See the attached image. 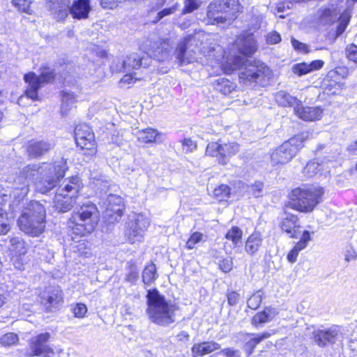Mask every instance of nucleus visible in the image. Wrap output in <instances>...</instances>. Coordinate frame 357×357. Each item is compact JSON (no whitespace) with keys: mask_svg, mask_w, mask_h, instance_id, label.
<instances>
[{"mask_svg":"<svg viewBox=\"0 0 357 357\" xmlns=\"http://www.w3.org/2000/svg\"><path fill=\"white\" fill-rule=\"evenodd\" d=\"M67 168L66 162L63 159L54 163L27 165L15 180L12 196L19 200L26 197L29 190V182L33 180H35L36 192L42 194L50 192L63 178Z\"/></svg>","mask_w":357,"mask_h":357,"instance_id":"f257e3e1","label":"nucleus"},{"mask_svg":"<svg viewBox=\"0 0 357 357\" xmlns=\"http://www.w3.org/2000/svg\"><path fill=\"white\" fill-rule=\"evenodd\" d=\"M174 45V40L172 37L165 39L149 40L147 44V54L149 55H140L135 52L128 54L123 61L122 66L124 72H130L140 67L149 66L151 57L159 61L168 59Z\"/></svg>","mask_w":357,"mask_h":357,"instance_id":"f03ea898","label":"nucleus"},{"mask_svg":"<svg viewBox=\"0 0 357 357\" xmlns=\"http://www.w3.org/2000/svg\"><path fill=\"white\" fill-rule=\"evenodd\" d=\"M146 314L149 320L160 326H168L176 321L177 307L167 301L156 289H149L146 295Z\"/></svg>","mask_w":357,"mask_h":357,"instance_id":"7ed1b4c3","label":"nucleus"},{"mask_svg":"<svg viewBox=\"0 0 357 357\" xmlns=\"http://www.w3.org/2000/svg\"><path fill=\"white\" fill-rule=\"evenodd\" d=\"M98 222V212L95 204L90 202L83 204L77 211H74L68 221L72 234L85 236L91 234Z\"/></svg>","mask_w":357,"mask_h":357,"instance_id":"20e7f679","label":"nucleus"},{"mask_svg":"<svg viewBox=\"0 0 357 357\" xmlns=\"http://www.w3.org/2000/svg\"><path fill=\"white\" fill-rule=\"evenodd\" d=\"M45 207L38 202L32 201L19 218L18 225L20 229L26 234L38 236L45 230Z\"/></svg>","mask_w":357,"mask_h":357,"instance_id":"39448f33","label":"nucleus"},{"mask_svg":"<svg viewBox=\"0 0 357 357\" xmlns=\"http://www.w3.org/2000/svg\"><path fill=\"white\" fill-rule=\"evenodd\" d=\"M82 188V181L77 176L65 179L54 195V208L61 213L70 211L76 204Z\"/></svg>","mask_w":357,"mask_h":357,"instance_id":"423d86ee","label":"nucleus"},{"mask_svg":"<svg viewBox=\"0 0 357 357\" xmlns=\"http://www.w3.org/2000/svg\"><path fill=\"white\" fill-rule=\"evenodd\" d=\"M320 187H301L291 192L290 207L301 212H310L320 202L324 195Z\"/></svg>","mask_w":357,"mask_h":357,"instance_id":"0eeeda50","label":"nucleus"},{"mask_svg":"<svg viewBox=\"0 0 357 357\" xmlns=\"http://www.w3.org/2000/svg\"><path fill=\"white\" fill-rule=\"evenodd\" d=\"M239 10L238 0H217L208 6L207 20L211 24L231 21Z\"/></svg>","mask_w":357,"mask_h":357,"instance_id":"6e6552de","label":"nucleus"},{"mask_svg":"<svg viewBox=\"0 0 357 357\" xmlns=\"http://www.w3.org/2000/svg\"><path fill=\"white\" fill-rule=\"evenodd\" d=\"M307 136L304 134L297 135L284 142L271 153V162L274 164H286L294 158L303 146Z\"/></svg>","mask_w":357,"mask_h":357,"instance_id":"1a4fd4ad","label":"nucleus"},{"mask_svg":"<svg viewBox=\"0 0 357 357\" xmlns=\"http://www.w3.org/2000/svg\"><path fill=\"white\" fill-rule=\"evenodd\" d=\"M149 224V218L141 213L130 215L125 229L128 241L131 243L142 241Z\"/></svg>","mask_w":357,"mask_h":357,"instance_id":"9d476101","label":"nucleus"},{"mask_svg":"<svg viewBox=\"0 0 357 357\" xmlns=\"http://www.w3.org/2000/svg\"><path fill=\"white\" fill-rule=\"evenodd\" d=\"M239 151V145L234 142H210L206 149L207 155L216 158L219 163L226 165L229 158Z\"/></svg>","mask_w":357,"mask_h":357,"instance_id":"9b49d317","label":"nucleus"},{"mask_svg":"<svg viewBox=\"0 0 357 357\" xmlns=\"http://www.w3.org/2000/svg\"><path fill=\"white\" fill-rule=\"evenodd\" d=\"M54 73L52 69L48 67H43L39 76L35 73L31 72L24 75V80L28 84L26 95L33 100L38 98L37 91L45 83L53 79Z\"/></svg>","mask_w":357,"mask_h":357,"instance_id":"f8f14e48","label":"nucleus"},{"mask_svg":"<svg viewBox=\"0 0 357 357\" xmlns=\"http://www.w3.org/2000/svg\"><path fill=\"white\" fill-rule=\"evenodd\" d=\"M75 138L77 145L85 151L84 154L89 155L96 154L97 146L94 134L87 125L81 124L75 128Z\"/></svg>","mask_w":357,"mask_h":357,"instance_id":"ddd939ff","label":"nucleus"},{"mask_svg":"<svg viewBox=\"0 0 357 357\" xmlns=\"http://www.w3.org/2000/svg\"><path fill=\"white\" fill-rule=\"evenodd\" d=\"M105 208V218L107 221L113 223L120 220L124 210L123 201L121 197L110 194L103 203Z\"/></svg>","mask_w":357,"mask_h":357,"instance_id":"4468645a","label":"nucleus"},{"mask_svg":"<svg viewBox=\"0 0 357 357\" xmlns=\"http://www.w3.org/2000/svg\"><path fill=\"white\" fill-rule=\"evenodd\" d=\"M50 337L49 333H40L33 337L29 342V356L52 357L54 354L53 349L47 346L46 343Z\"/></svg>","mask_w":357,"mask_h":357,"instance_id":"2eb2a0df","label":"nucleus"},{"mask_svg":"<svg viewBox=\"0 0 357 357\" xmlns=\"http://www.w3.org/2000/svg\"><path fill=\"white\" fill-rule=\"evenodd\" d=\"M42 303L47 309L55 307L63 303L62 291L59 287H49L42 294Z\"/></svg>","mask_w":357,"mask_h":357,"instance_id":"dca6fc26","label":"nucleus"},{"mask_svg":"<svg viewBox=\"0 0 357 357\" xmlns=\"http://www.w3.org/2000/svg\"><path fill=\"white\" fill-rule=\"evenodd\" d=\"M235 45L239 53L247 56L252 55L257 49V43L252 33L240 35L236 40Z\"/></svg>","mask_w":357,"mask_h":357,"instance_id":"f3484780","label":"nucleus"},{"mask_svg":"<svg viewBox=\"0 0 357 357\" xmlns=\"http://www.w3.org/2000/svg\"><path fill=\"white\" fill-rule=\"evenodd\" d=\"M294 112L303 121H313L321 118L323 110L320 107H303L300 100L294 107Z\"/></svg>","mask_w":357,"mask_h":357,"instance_id":"a211bd4d","label":"nucleus"},{"mask_svg":"<svg viewBox=\"0 0 357 357\" xmlns=\"http://www.w3.org/2000/svg\"><path fill=\"white\" fill-rule=\"evenodd\" d=\"M91 10L90 0H76L71 6H68V13L74 18L81 20L88 18Z\"/></svg>","mask_w":357,"mask_h":357,"instance_id":"6ab92c4d","label":"nucleus"},{"mask_svg":"<svg viewBox=\"0 0 357 357\" xmlns=\"http://www.w3.org/2000/svg\"><path fill=\"white\" fill-rule=\"evenodd\" d=\"M70 3V0H47V6L54 17L57 20H63L68 16Z\"/></svg>","mask_w":357,"mask_h":357,"instance_id":"aec40b11","label":"nucleus"},{"mask_svg":"<svg viewBox=\"0 0 357 357\" xmlns=\"http://www.w3.org/2000/svg\"><path fill=\"white\" fill-rule=\"evenodd\" d=\"M134 135L142 143H160L163 140L162 133L151 128L138 130Z\"/></svg>","mask_w":357,"mask_h":357,"instance_id":"412c9836","label":"nucleus"},{"mask_svg":"<svg viewBox=\"0 0 357 357\" xmlns=\"http://www.w3.org/2000/svg\"><path fill=\"white\" fill-rule=\"evenodd\" d=\"M263 238L259 231H254L245 243V251L250 256H255L262 246Z\"/></svg>","mask_w":357,"mask_h":357,"instance_id":"4be33fe9","label":"nucleus"},{"mask_svg":"<svg viewBox=\"0 0 357 357\" xmlns=\"http://www.w3.org/2000/svg\"><path fill=\"white\" fill-rule=\"evenodd\" d=\"M324 62L322 60H315L309 63L302 62L293 66L292 71L294 74L302 76L314 70H318L324 66Z\"/></svg>","mask_w":357,"mask_h":357,"instance_id":"5701e85b","label":"nucleus"},{"mask_svg":"<svg viewBox=\"0 0 357 357\" xmlns=\"http://www.w3.org/2000/svg\"><path fill=\"white\" fill-rule=\"evenodd\" d=\"M264 67L262 65L258 66L256 63L246 64L245 68L242 69L239 75V78L243 80H248L250 82L257 80L261 75L264 74L262 71Z\"/></svg>","mask_w":357,"mask_h":357,"instance_id":"b1692460","label":"nucleus"},{"mask_svg":"<svg viewBox=\"0 0 357 357\" xmlns=\"http://www.w3.org/2000/svg\"><path fill=\"white\" fill-rule=\"evenodd\" d=\"M282 230L289 235L291 238L296 237L299 226L298 225V218L292 214H286L280 223Z\"/></svg>","mask_w":357,"mask_h":357,"instance_id":"393cba45","label":"nucleus"},{"mask_svg":"<svg viewBox=\"0 0 357 357\" xmlns=\"http://www.w3.org/2000/svg\"><path fill=\"white\" fill-rule=\"evenodd\" d=\"M219 349H220V345L215 342H204L193 345L192 354L194 357L202 356Z\"/></svg>","mask_w":357,"mask_h":357,"instance_id":"a878e982","label":"nucleus"},{"mask_svg":"<svg viewBox=\"0 0 357 357\" xmlns=\"http://www.w3.org/2000/svg\"><path fill=\"white\" fill-rule=\"evenodd\" d=\"M278 314V311L276 308L267 307L264 309V310L257 313L252 317V324L257 326L259 324L271 321L276 317Z\"/></svg>","mask_w":357,"mask_h":357,"instance_id":"bb28decb","label":"nucleus"},{"mask_svg":"<svg viewBox=\"0 0 357 357\" xmlns=\"http://www.w3.org/2000/svg\"><path fill=\"white\" fill-rule=\"evenodd\" d=\"M204 54L208 59L211 60L212 63L214 60L215 63H221L222 65L226 58V52L220 45L216 44L209 47L206 52L204 50Z\"/></svg>","mask_w":357,"mask_h":357,"instance_id":"cd10ccee","label":"nucleus"},{"mask_svg":"<svg viewBox=\"0 0 357 357\" xmlns=\"http://www.w3.org/2000/svg\"><path fill=\"white\" fill-rule=\"evenodd\" d=\"M51 148V144L48 142L40 141L30 143L27 146V153L30 157L36 158L40 156Z\"/></svg>","mask_w":357,"mask_h":357,"instance_id":"c85d7f7f","label":"nucleus"},{"mask_svg":"<svg viewBox=\"0 0 357 357\" xmlns=\"http://www.w3.org/2000/svg\"><path fill=\"white\" fill-rule=\"evenodd\" d=\"M319 19L324 24L333 23L338 14L340 13V10L337 6L331 5L328 8H325L319 10Z\"/></svg>","mask_w":357,"mask_h":357,"instance_id":"c756f323","label":"nucleus"},{"mask_svg":"<svg viewBox=\"0 0 357 357\" xmlns=\"http://www.w3.org/2000/svg\"><path fill=\"white\" fill-rule=\"evenodd\" d=\"M227 61H224L222 64L225 72L227 74L241 69L245 65V59L241 56H234L231 59L226 57Z\"/></svg>","mask_w":357,"mask_h":357,"instance_id":"7c9ffc66","label":"nucleus"},{"mask_svg":"<svg viewBox=\"0 0 357 357\" xmlns=\"http://www.w3.org/2000/svg\"><path fill=\"white\" fill-rule=\"evenodd\" d=\"M236 85L226 78H218L214 82V88L222 94L227 96L235 90Z\"/></svg>","mask_w":357,"mask_h":357,"instance_id":"2f4dec72","label":"nucleus"},{"mask_svg":"<svg viewBox=\"0 0 357 357\" xmlns=\"http://www.w3.org/2000/svg\"><path fill=\"white\" fill-rule=\"evenodd\" d=\"M275 98L280 105L284 107L294 106L295 107V106L300 102V100L296 98L291 96L290 94L283 91L278 92L275 96Z\"/></svg>","mask_w":357,"mask_h":357,"instance_id":"473e14b6","label":"nucleus"},{"mask_svg":"<svg viewBox=\"0 0 357 357\" xmlns=\"http://www.w3.org/2000/svg\"><path fill=\"white\" fill-rule=\"evenodd\" d=\"M61 100V112L63 116H66L68 112L74 106L77 101V97L73 93L63 91Z\"/></svg>","mask_w":357,"mask_h":357,"instance_id":"72a5a7b5","label":"nucleus"},{"mask_svg":"<svg viewBox=\"0 0 357 357\" xmlns=\"http://www.w3.org/2000/svg\"><path fill=\"white\" fill-rule=\"evenodd\" d=\"M190 40V37L185 38L183 41L180 43L176 50V59L181 66L185 65L193 61V59L185 56L186 44Z\"/></svg>","mask_w":357,"mask_h":357,"instance_id":"f704fd0d","label":"nucleus"},{"mask_svg":"<svg viewBox=\"0 0 357 357\" xmlns=\"http://www.w3.org/2000/svg\"><path fill=\"white\" fill-rule=\"evenodd\" d=\"M324 165L325 164L324 162L319 163L314 160L310 161L305 167L303 172L307 176L312 177L320 171L323 170Z\"/></svg>","mask_w":357,"mask_h":357,"instance_id":"c9c22d12","label":"nucleus"},{"mask_svg":"<svg viewBox=\"0 0 357 357\" xmlns=\"http://www.w3.org/2000/svg\"><path fill=\"white\" fill-rule=\"evenodd\" d=\"M157 278L156 267L153 264L146 266L142 273V280L145 284H150Z\"/></svg>","mask_w":357,"mask_h":357,"instance_id":"e433bc0d","label":"nucleus"},{"mask_svg":"<svg viewBox=\"0 0 357 357\" xmlns=\"http://www.w3.org/2000/svg\"><path fill=\"white\" fill-rule=\"evenodd\" d=\"M231 193L229 187L227 185L222 184L214 189L213 195L219 202L227 200Z\"/></svg>","mask_w":357,"mask_h":357,"instance_id":"4c0bfd02","label":"nucleus"},{"mask_svg":"<svg viewBox=\"0 0 357 357\" xmlns=\"http://www.w3.org/2000/svg\"><path fill=\"white\" fill-rule=\"evenodd\" d=\"M243 236L242 230L238 227H232L225 235V238L231 241L234 245H237L241 240Z\"/></svg>","mask_w":357,"mask_h":357,"instance_id":"58836bf2","label":"nucleus"},{"mask_svg":"<svg viewBox=\"0 0 357 357\" xmlns=\"http://www.w3.org/2000/svg\"><path fill=\"white\" fill-rule=\"evenodd\" d=\"M12 3L18 10L27 14H31V0H12Z\"/></svg>","mask_w":357,"mask_h":357,"instance_id":"ea45409f","label":"nucleus"},{"mask_svg":"<svg viewBox=\"0 0 357 357\" xmlns=\"http://www.w3.org/2000/svg\"><path fill=\"white\" fill-rule=\"evenodd\" d=\"M201 4V0H185L184 8L183 9L182 13H190L194 10L198 9L200 7Z\"/></svg>","mask_w":357,"mask_h":357,"instance_id":"a19ab883","label":"nucleus"},{"mask_svg":"<svg viewBox=\"0 0 357 357\" xmlns=\"http://www.w3.org/2000/svg\"><path fill=\"white\" fill-rule=\"evenodd\" d=\"M71 307L74 316L77 318L84 317L88 311L86 305L82 303H77L75 305H72Z\"/></svg>","mask_w":357,"mask_h":357,"instance_id":"79ce46f5","label":"nucleus"},{"mask_svg":"<svg viewBox=\"0 0 357 357\" xmlns=\"http://www.w3.org/2000/svg\"><path fill=\"white\" fill-rule=\"evenodd\" d=\"M18 341V337L15 333H8L0 338V344L3 346H11Z\"/></svg>","mask_w":357,"mask_h":357,"instance_id":"37998d69","label":"nucleus"},{"mask_svg":"<svg viewBox=\"0 0 357 357\" xmlns=\"http://www.w3.org/2000/svg\"><path fill=\"white\" fill-rule=\"evenodd\" d=\"M202 238L203 234L202 233L197 231L194 232L186 242V248L188 250L193 249L195 245L202 240Z\"/></svg>","mask_w":357,"mask_h":357,"instance_id":"c03bdc74","label":"nucleus"},{"mask_svg":"<svg viewBox=\"0 0 357 357\" xmlns=\"http://www.w3.org/2000/svg\"><path fill=\"white\" fill-rule=\"evenodd\" d=\"M350 19H349V15L345 14H341L339 19V24L337 29V36H340L346 29L348 24L349 23Z\"/></svg>","mask_w":357,"mask_h":357,"instance_id":"a18cd8bd","label":"nucleus"},{"mask_svg":"<svg viewBox=\"0 0 357 357\" xmlns=\"http://www.w3.org/2000/svg\"><path fill=\"white\" fill-rule=\"evenodd\" d=\"M310 241L311 237L310 232L308 231H305L303 233L300 241L296 244L294 248H297V250L300 252L307 247L308 242Z\"/></svg>","mask_w":357,"mask_h":357,"instance_id":"49530a36","label":"nucleus"},{"mask_svg":"<svg viewBox=\"0 0 357 357\" xmlns=\"http://www.w3.org/2000/svg\"><path fill=\"white\" fill-rule=\"evenodd\" d=\"M314 340L319 346H325L328 343L326 331H318L315 332L314 333Z\"/></svg>","mask_w":357,"mask_h":357,"instance_id":"de8ad7c7","label":"nucleus"},{"mask_svg":"<svg viewBox=\"0 0 357 357\" xmlns=\"http://www.w3.org/2000/svg\"><path fill=\"white\" fill-rule=\"evenodd\" d=\"M345 54L349 60L357 63V45L354 44L347 45L345 49Z\"/></svg>","mask_w":357,"mask_h":357,"instance_id":"09e8293b","label":"nucleus"},{"mask_svg":"<svg viewBox=\"0 0 357 357\" xmlns=\"http://www.w3.org/2000/svg\"><path fill=\"white\" fill-rule=\"evenodd\" d=\"M261 301L260 292L255 293L248 300V306L251 309H257L261 303Z\"/></svg>","mask_w":357,"mask_h":357,"instance_id":"8fccbe9b","label":"nucleus"},{"mask_svg":"<svg viewBox=\"0 0 357 357\" xmlns=\"http://www.w3.org/2000/svg\"><path fill=\"white\" fill-rule=\"evenodd\" d=\"M333 82L334 84H339L342 86L344 85L343 83H341L340 78L338 77L334 70H331L327 73L326 76L323 80V84H328V82Z\"/></svg>","mask_w":357,"mask_h":357,"instance_id":"3c124183","label":"nucleus"},{"mask_svg":"<svg viewBox=\"0 0 357 357\" xmlns=\"http://www.w3.org/2000/svg\"><path fill=\"white\" fill-rule=\"evenodd\" d=\"M328 343H334L340 337V328L333 326L326 331Z\"/></svg>","mask_w":357,"mask_h":357,"instance_id":"603ef678","label":"nucleus"},{"mask_svg":"<svg viewBox=\"0 0 357 357\" xmlns=\"http://www.w3.org/2000/svg\"><path fill=\"white\" fill-rule=\"evenodd\" d=\"M344 260L347 262L354 261L357 259V253L354 245L350 244L344 251Z\"/></svg>","mask_w":357,"mask_h":357,"instance_id":"864d4df0","label":"nucleus"},{"mask_svg":"<svg viewBox=\"0 0 357 357\" xmlns=\"http://www.w3.org/2000/svg\"><path fill=\"white\" fill-rule=\"evenodd\" d=\"M357 0H345L344 7L342 6H340V10H343L341 14L347 13L349 15V19L351 17V12L354 8V6Z\"/></svg>","mask_w":357,"mask_h":357,"instance_id":"5fc2aeb1","label":"nucleus"},{"mask_svg":"<svg viewBox=\"0 0 357 357\" xmlns=\"http://www.w3.org/2000/svg\"><path fill=\"white\" fill-rule=\"evenodd\" d=\"M291 45L294 48L302 53H308L310 52L309 47L307 45L299 42L298 40L292 38L291 39Z\"/></svg>","mask_w":357,"mask_h":357,"instance_id":"6e6d98bb","label":"nucleus"},{"mask_svg":"<svg viewBox=\"0 0 357 357\" xmlns=\"http://www.w3.org/2000/svg\"><path fill=\"white\" fill-rule=\"evenodd\" d=\"M227 298L228 304L231 306H234L238 303L240 299V294L237 291H230L227 292Z\"/></svg>","mask_w":357,"mask_h":357,"instance_id":"4d7b16f0","label":"nucleus"},{"mask_svg":"<svg viewBox=\"0 0 357 357\" xmlns=\"http://www.w3.org/2000/svg\"><path fill=\"white\" fill-rule=\"evenodd\" d=\"M11 297V292L10 293L4 287H0V307L7 303Z\"/></svg>","mask_w":357,"mask_h":357,"instance_id":"13d9d810","label":"nucleus"},{"mask_svg":"<svg viewBox=\"0 0 357 357\" xmlns=\"http://www.w3.org/2000/svg\"><path fill=\"white\" fill-rule=\"evenodd\" d=\"M182 146H183V149L186 152V153H188V152H191L193 150L196 149L197 148V144L196 143L192 141L191 139L190 138H185L183 140L182 142Z\"/></svg>","mask_w":357,"mask_h":357,"instance_id":"bf43d9fd","label":"nucleus"},{"mask_svg":"<svg viewBox=\"0 0 357 357\" xmlns=\"http://www.w3.org/2000/svg\"><path fill=\"white\" fill-rule=\"evenodd\" d=\"M219 267L224 273H229L233 267V262L230 259H224L220 261Z\"/></svg>","mask_w":357,"mask_h":357,"instance_id":"052dcab7","label":"nucleus"},{"mask_svg":"<svg viewBox=\"0 0 357 357\" xmlns=\"http://www.w3.org/2000/svg\"><path fill=\"white\" fill-rule=\"evenodd\" d=\"M225 357H241V352L234 348H225L220 351Z\"/></svg>","mask_w":357,"mask_h":357,"instance_id":"680f3d73","label":"nucleus"},{"mask_svg":"<svg viewBox=\"0 0 357 357\" xmlns=\"http://www.w3.org/2000/svg\"><path fill=\"white\" fill-rule=\"evenodd\" d=\"M123 0H100V5L104 8L114 9Z\"/></svg>","mask_w":357,"mask_h":357,"instance_id":"e2e57ef3","label":"nucleus"},{"mask_svg":"<svg viewBox=\"0 0 357 357\" xmlns=\"http://www.w3.org/2000/svg\"><path fill=\"white\" fill-rule=\"evenodd\" d=\"M281 40L280 35L275 32L269 33L266 36V42L269 44H277Z\"/></svg>","mask_w":357,"mask_h":357,"instance_id":"0e129e2a","label":"nucleus"},{"mask_svg":"<svg viewBox=\"0 0 357 357\" xmlns=\"http://www.w3.org/2000/svg\"><path fill=\"white\" fill-rule=\"evenodd\" d=\"M263 189V183L261 182H256L250 187V192L255 197H259Z\"/></svg>","mask_w":357,"mask_h":357,"instance_id":"69168bd1","label":"nucleus"},{"mask_svg":"<svg viewBox=\"0 0 357 357\" xmlns=\"http://www.w3.org/2000/svg\"><path fill=\"white\" fill-rule=\"evenodd\" d=\"M334 70L338 75V77L340 78V79H346L349 74V69L344 66L337 67L335 69H334Z\"/></svg>","mask_w":357,"mask_h":357,"instance_id":"338daca9","label":"nucleus"},{"mask_svg":"<svg viewBox=\"0 0 357 357\" xmlns=\"http://www.w3.org/2000/svg\"><path fill=\"white\" fill-rule=\"evenodd\" d=\"M263 21V16L262 15H257L252 19L251 23H252V28L250 29V31H256L259 29L261 27V23Z\"/></svg>","mask_w":357,"mask_h":357,"instance_id":"774afa93","label":"nucleus"}]
</instances>
